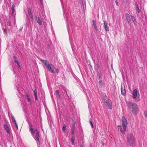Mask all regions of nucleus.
Returning a JSON list of instances; mask_svg holds the SVG:
<instances>
[{"instance_id":"nucleus-1","label":"nucleus","mask_w":147,"mask_h":147,"mask_svg":"<svg viewBox=\"0 0 147 147\" xmlns=\"http://www.w3.org/2000/svg\"><path fill=\"white\" fill-rule=\"evenodd\" d=\"M29 126L30 128V131L31 132L32 134L33 137L35 140L37 141V142L38 144V145H40V142L39 140L40 136H39V132L36 129H35L34 130L32 128V125L31 123H29Z\"/></svg>"},{"instance_id":"nucleus-2","label":"nucleus","mask_w":147,"mask_h":147,"mask_svg":"<svg viewBox=\"0 0 147 147\" xmlns=\"http://www.w3.org/2000/svg\"><path fill=\"white\" fill-rule=\"evenodd\" d=\"M128 107L131 110V112L134 114H136L138 112V107L136 103L130 102H126Z\"/></svg>"},{"instance_id":"nucleus-3","label":"nucleus","mask_w":147,"mask_h":147,"mask_svg":"<svg viewBox=\"0 0 147 147\" xmlns=\"http://www.w3.org/2000/svg\"><path fill=\"white\" fill-rule=\"evenodd\" d=\"M43 62L45 65L47 69L51 73L54 74L55 67L52 64L49 63L46 60H43Z\"/></svg>"},{"instance_id":"nucleus-4","label":"nucleus","mask_w":147,"mask_h":147,"mask_svg":"<svg viewBox=\"0 0 147 147\" xmlns=\"http://www.w3.org/2000/svg\"><path fill=\"white\" fill-rule=\"evenodd\" d=\"M127 141L128 144L132 145L134 143V138L132 133L129 134L127 136Z\"/></svg>"},{"instance_id":"nucleus-5","label":"nucleus","mask_w":147,"mask_h":147,"mask_svg":"<svg viewBox=\"0 0 147 147\" xmlns=\"http://www.w3.org/2000/svg\"><path fill=\"white\" fill-rule=\"evenodd\" d=\"M121 120L123 122L122 126L123 127V130H124V131H126V127L127 124V120H126V119H125L124 117H122Z\"/></svg>"},{"instance_id":"nucleus-6","label":"nucleus","mask_w":147,"mask_h":147,"mask_svg":"<svg viewBox=\"0 0 147 147\" xmlns=\"http://www.w3.org/2000/svg\"><path fill=\"white\" fill-rule=\"evenodd\" d=\"M125 16L127 22L129 24H130L131 22V19L129 15L127 13H126L125 14Z\"/></svg>"},{"instance_id":"nucleus-7","label":"nucleus","mask_w":147,"mask_h":147,"mask_svg":"<svg viewBox=\"0 0 147 147\" xmlns=\"http://www.w3.org/2000/svg\"><path fill=\"white\" fill-rule=\"evenodd\" d=\"M137 95V90L136 89H134L132 92V97L134 99L136 98Z\"/></svg>"},{"instance_id":"nucleus-8","label":"nucleus","mask_w":147,"mask_h":147,"mask_svg":"<svg viewBox=\"0 0 147 147\" xmlns=\"http://www.w3.org/2000/svg\"><path fill=\"white\" fill-rule=\"evenodd\" d=\"M121 94L125 96L126 94V91L125 88L123 89L122 86V85L121 86Z\"/></svg>"},{"instance_id":"nucleus-9","label":"nucleus","mask_w":147,"mask_h":147,"mask_svg":"<svg viewBox=\"0 0 147 147\" xmlns=\"http://www.w3.org/2000/svg\"><path fill=\"white\" fill-rule=\"evenodd\" d=\"M102 97L103 98L104 101L105 103H107L109 102V100L108 99L107 96L105 94H103L102 96Z\"/></svg>"},{"instance_id":"nucleus-10","label":"nucleus","mask_w":147,"mask_h":147,"mask_svg":"<svg viewBox=\"0 0 147 147\" xmlns=\"http://www.w3.org/2000/svg\"><path fill=\"white\" fill-rule=\"evenodd\" d=\"M35 18L36 20V21L37 23L40 26L42 25V22L39 18L36 16Z\"/></svg>"},{"instance_id":"nucleus-11","label":"nucleus","mask_w":147,"mask_h":147,"mask_svg":"<svg viewBox=\"0 0 147 147\" xmlns=\"http://www.w3.org/2000/svg\"><path fill=\"white\" fill-rule=\"evenodd\" d=\"M105 105L109 109H111L112 108V105L111 103L110 102H109L107 103H105Z\"/></svg>"},{"instance_id":"nucleus-12","label":"nucleus","mask_w":147,"mask_h":147,"mask_svg":"<svg viewBox=\"0 0 147 147\" xmlns=\"http://www.w3.org/2000/svg\"><path fill=\"white\" fill-rule=\"evenodd\" d=\"M118 128L119 129L121 132V133L123 134L124 135L125 134V131H123L122 130V128H121V125H119L118 126Z\"/></svg>"},{"instance_id":"nucleus-13","label":"nucleus","mask_w":147,"mask_h":147,"mask_svg":"<svg viewBox=\"0 0 147 147\" xmlns=\"http://www.w3.org/2000/svg\"><path fill=\"white\" fill-rule=\"evenodd\" d=\"M92 23L94 26V29L96 30V31L98 30V28L96 24V22L94 20H92Z\"/></svg>"},{"instance_id":"nucleus-14","label":"nucleus","mask_w":147,"mask_h":147,"mask_svg":"<svg viewBox=\"0 0 147 147\" xmlns=\"http://www.w3.org/2000/svg\"><path fill=\"white\" fill-rule=\"evenodd\" d=\"M25 95L26 97L27 98V99L28 102H31V100L30 98V96L27 93H26Z\"/></svg>"},{"instance_id":"nucleus-15","label":"nucleus","mask_w":147,"mask_h":147,"mask_svg":"<svg viewBox=\"0 0 147 147\" xmlns=\"http://www.w3.org/2000/svg\"><path fill=\"white\" fill-rule=\"evenodd\" d=\"M5 128L7 133H10L9 129V127L7 125H4Z\"/></svg>"},{"instance_id":"nucleus-16","label":"nucleus","mask_w":147,"mask_h":147,"mask_svg":"<svg viewBox=\"0 0 147 147\" xmlns=\"http://www.w3.org/2000/svg\"><path fill=\"white\" fill-rule=\"evenodd\" d=\"M75 137L74 136H72L71 138V143L72 145H74V140H75Z\"/></svg>"},{"instance_id":"nucleus-17","label":"nucleus","mask_w":147,"mask_h":147,"mask_svg":"<svg viewBox=\"0 0 147 147\" xmlns=\"http://www.w3.org/2000/svg\"><path fill=\"white\" fill-rule=\"evenodd\" d=\"M14 62L15 63H16L17 64L18 67L20 69L21 68L20 66V65L19 62L18 61L16 60V59H15V60H14Z\"/></svg>"},{"instance_id":"nucleus-18","label":"nucleus","mask_w":147,"mask_h":147,"mask_svg":"<svg viewBox=\"0 0 147 147\" xmlns=\"http://www.w3.org/2000/svg\"><path fill=\"white\" fill-rule=\"evenodd\" d=\"M135 5L136 6V9L137 11H138L139 13L140 12V10L139 9V7H138V5L137 3L135 4Z\"/></svg>"},{"instance_id":"nucleus-19","label":"nucleus","mask_w":147,"mask_h":147,"mask_svg":"<svg viewBox=\"0 0 147 147\" xmlns=\"http://www.w3.org/2000/svg\"><path fill=\"white\" fill-rule=\"evenodd\" d=\"M76 121L74 119H73L72 123V126L73 128H75Z\"/></svg>"},{"instance_id":"nucleus-20","label":"nucleus","mask_w":147,"mask_h":147,"mask_svg":"<svg viewBox=\"0 0 147 147\" xmlns=\"http://www.w3.org/2000/svg\"><path fill=\"white\" fill-rule=\"evenodd\" d=\"M98 83H99V85L100 86H101V87H102L103 85V83H102V80L101 79H100L99 80V81Z\"/></svg>"},{"instance_id":"nucleus-21","label":"nucleus","mask_w":147,"mask_h":147,"mask_svg":"<svg viewBox=\"0 0 147 147\" xmlns=\"http://www.w3.org/2000/svg\"><path fill=\"white\" fill-rule=\"evenodd\" d=\"M55 94L56 95L58 96L59 97H60V95L59 94V91L58 90H57L55 92Z\"/></svg>"},{"instance_id":"nucleus-22","label":"nucleus","mask_w":147,"mask_h":147,"mask_svg":"<svg viewBox=\"0 0 147 147\" xmlns=\"http://www.w3.org/2000/svg\"><path fill=\"white\" fill-rule=\"evenodd\" d=\"M15 7V5L13 4L12 5L11 7V10H12V14H13L14 13V7Z\"/></svg>"},{"instance_id":"nucleus-23","label":"nucleus","mask_w":147,"mask_h":147,"mask_svg":"<svg viewBox=\"0 0 147 147\" xmlns=\"http://www.w3.org/2000/svg\"><path fill=\"white\" fill-rule=\"evenodd\" d=\"M63 91L65 92V94H66V95H67V96L68 97V98H69V97H70L71 96V95L70 94H68L67 93V92L66 91V90H65L64 89H63Z\"/></svg>"},{"instance_id":"nucleus-24","label":"nucleus","mask_w":147,"mask_h":147,"mask_svg":"<svg viewBox=\"0 0 147 147\" xmlns=\"http://www.w3.org/2000/svg\"><path fill=\"white\" fill-rule=\"evenodd\" d=\"M104 27L105 29L107 31H108L109 30V28L107 26H104Z\"/></svg>"},{"instance_id":"nucleus-25","label":"nucleus","mask_w":147,"mask_h":147,"mask_svg":"<svg viewBox=\"0 0 147 147\" xmlns=\"http://www.w3.org/2000/svg\"><path fill=\"white\" fill-rule=\"evenodd\" d=\"M29 15L30 17V18H31L32 20V21L33 20V15L31 13H30L29 14Z\"/></svg>"},{"instance_id":"nucleus-26","label":"nucleus","mask_w":147,"mask_h":147,"mask_svg":"<svg viewBox=\"0 0 147 147\" xmlns=\"http://www.w3.org/2000/svg\"><path fill=\"white\" fill-rule=\"evenodd\" d=\"M75 128H74L72 127L71 129V134L72 135H74V130Z\"/></svg>"},{"instance_id":"nucleus-27","label":"nucleus","mask_w":147,"mask_h":147,"mask_svg":"<svg viewBox=\"0 0 147 147\" xmlns=\"http://www.w3.org/2000/svg\"><path fill=\"white\" fill-rule=\"evenodd\" d=\"M28 14L32 13L31 10V9L30 8H28Z\"/></svg>"},{"instance_id":"nucleus-28","label":"nucleus","mask_w":147,"mask_h":147,"mask_svg":"<svg viewBox=\"0 0 147 147\" xmlns=\"http://www.w3.org/2000/svg\"><path fill=\"white\" fill-rule=\"evenodd\" d=\"M3 30L4 33L6 34L7 33V30L5 28H4V27H3Z\"/></svg>"},{"instance_id":"nucleus-29","label":"nucleus","mask_w":147,"mask_h":147,"mask_svg":"<svg viewBox=\"0 0 147 147\" xmlns=\"http://www.w3.org/2000/svg\"><path fill=\"white\" fill-rule=\"evenodd\" d=\"M66 127L65 125H64L63 127H62V130L63 131H65L66 129Z\"/></svg>"},{"instance_id":"nucleus-30","label":"nucleus","mask_w":147,"mask_h":147,"mask_svg":"<svg viewBox=\"0 0 147 147\" xmlns=\"http://www.w3.org/2000/svg\"><path fill=\"white\" fill-rule=\"evenodd\" d=\"M40 3L41 4V5L42 7L43 6V4L42 0H40Z\"/></svg>"},{"instance_id":"nucleus-31","label":"nucleus","mask_w":147,"mask_h":147,"mask_svg":"<svg viewBox=\"0 0 147 147\" xmlns=\"http://www.w3.org/2000/svg\"><path fill=\"white\" fill-rule=\"evenodd\" d=\"M131 19H132V21L136 20L135 17L133 16H131Z\"/></svg>"},{"instance_id":"nucleus-32","label":"nucleus","mask_w":147,"mask_h":147,"mask_svg":"<svg viewBox=\"0 0 147 147\" xmlns=\"http://www.w3.org/2000/svg\"><path fill=\"white\" fill-rule=\"evenodd\" d=\"M7 25L9 26H11V22L10 21H9L7 22Z\"/></svg>"},{"instance_id":"nucleus-33","label":"nucleus","mask_w":147,"mask_h":147,"mask_svg":"<svg viewBox=\"0 0 147 147\" xmlns=\"http://www.w3.org/2000/svg\"><path fill=\"white\" fill-rule=\"evenodd\" d=\"M34 96H37V92L36 90H34Z\"/></svg>"},{"instance_id":"nucleus-34","label":"nucleus","mask_w":147,"mask_h":147,"mask_svg":"<svg viewBox=\"0 0 147 147\" xmlns=\"http://www.w3.org/2000/svg\"><path fill=\"white\" fill-rule=\"evenodd\" d=\"M90 123L91 125V127H92V128L93 127V124L92 122L90 120Z\"/></svg>"},{"instance_id":"nucleus-35","label":"nucleus","mask_w":147,"mask_h":147,"mask_svg":"<svg viewBox=\"0 0 147 147\" xmlns=\"http://www.w3.org/2000/svg\"><path fill=\"white\" fill-rule=\"evenodd\" d=\"M55 71H56V72L57 73H58L59 72V70L57 69H56V68H55Z\"/></svg>"},{"instance_id":"nucleus-36","label":"nucleus","mask_w":147,"mask_h":147,"mask_svg":"<svg viewBox=\"0 0 147 147\" xmlns=\"http://www.w3.org/2000/svg\"><path fill=\"white\" fill-rule=\"evenodd\" d=\"M11 119H12V121L14 122V123H16V121L15 120L14 118H11Z\"/></svg>"},{"instance_id":"nucleus-37","label":"nucleus","mask_w":147,"mask_h":147,"mask_svg":"<svg viewBox=\"0 0 147 147\" xmlns=\"http://www.w3.org/2000/svg\"><path fill=\"white\" fill-rule=\"evenodd\" d=\"M104 26H107L108 23L107 22H106L105 21H104Z\"/></svg>"},{"instance_id":"nucleus-38","label":"nucleus","mask_w":147,"mask_h":147,"mask_svg":"<svg viewBox=\"0 0 147 147\" xmlns=\"http://www.w3.org/2000/svg\"><path fill=\"white\" fill-rule=\"evenodd\" d=\"M14 124L15 125V126L16 127L17 129H18V124H17V123H14Z\"/></svg>"},{"instance_id":"nucleus-39","label":"nucleus","mask_w":147,"mask_h":147,"mask_svg":"<svg viewBox=\"0 0 147 147\" xmlns=\"http://www.w3.org/2000/svg\"><path fill=\"white\" fill-rule=\"evenodd\" d=\"M133 22H134V25H135L136 24V22H137V21H136V20H133Z\"/></svg>"},{"instance_id":"nucleus-40","label":"nucleus","mask_w":147,"mask_h":147,"mask_svg":"<svg viewBox=\"0 0 147 147\" xmlns=\"http://www.w3.org/2000/svg\"><path fill=\"white\" fill-rule=\"evenodd\" d=\"M145 114V116L146 118L147 119V111H146L144 113Z\"/></svg>"},{"instance_id":"nucleus-41","label":"nucleus","mask_w":147,"mask_h":147,"mask_svg":"<svg viewBox=\"0 0 147 147\" xmlns=\"http://www.w3.org/2000/svg\"><path fill=\"white\" fill-rule=\"evenodd\" d=\"M97 76L99 77V79H100V74H98L97 75Z\"/></svg>"},{"instance_id":"nucleus-42","label":"nucleus","mask_w":147,"mask_h":147,"mask_svg":"<svg viewBox=\"0 0 147 147\" xmlns=\"http://www.w3.org/2000/svg\"><path fill=\"white\" fill-rule=\"evenodd\" d=\"M115 3H116V4L117 5V6H118V3H117V0H115Z\"/></svg>"},{"instance_id":"nucleus-43","label":"nucleus","mask_w":147,"mask_h":147,"mask_svg":"<svg viewBox=\"0 0 147 147\" xmlns=\"http://www.w3.org/2000/svg\"><path fill=\"white\" fill-rule=\"evenodd\" d=\"M35 96V100H38L37 96Z\"/></svg>"},{"instance_id":"nucleus-44","label":"nucleus","mask_w":147,"mask_h":147,"mask_svg":"<svg viewBox=\"0 0 147 147\" xmlns=\"http://www.w3.org/2000/svg\"><path fill=\"white\" fill-rule=\"evenodd\" d=\"M89 147H92V143H90V145H89Z\"/></svg>"},{"instance_id":"nucleus-45","label":"nucleus","mask_w":147,"mask_h":147,"mask_svg":"<svg viewBox=\"0 0 147 147\" xmlns=\"http://www.w3.org/2000/svg\"><path fill=\"white\" fill-rule=\"evenodd\" d=\"M69 26H68V24H67V30H68H68H69Z\"/></svg>"},{"instance_id":"nucleus-46","label":"nucleus","mask_w":147,"mask_h":147,"mask_svg":"<svg viewBox=\"0 0 147 147\" xmlns=\"http://www.w3.org/2000/svg\"><path fill=\"white\" fill-rule=\"evenodd\" d=\"M13 58L14 59V60H15V59H16V58L15 56H14L13 57Z\"/></svg>"},{"instance_id":"nucleus-47","label":"nucleus","mask_w":147,"mask_h":147,"mask_svg":"<svg viewBox=\"0 0 147 147\" xmlns=\"http://www.w3.org/2000/svg\"><path fill=\"white\" fill-rule=\"evenodd\" d=\"M11 118H14V116L12 114L11 115Z\"/></svg>"},{"instance_id":"nucleus-48","label":"nucleus","mask_w":147,"mask_h":147,"mask_svg":"<svg viewBox=\"0 0 147 147\" xmlns=\"http://www.w3.org/2000/svg\"><path fill=\"white\" fill-rule=\"evenodd\" d=\"M101 143H102V145L103 146H104V144H105L103 142H102Z\"/></svg>"},{"instance_id":"nucleus-49","label":"nucleus","mask_w":147,"mask_h":147,"mask_svg":"<svg viewBox=\"0 0 147 147\" xmlns=\"http://www.w3.org/2000/svg\"><path fill=\"white\" fill-rule=\"evenodd\" d=\"M80 147H84L83 145L81 144L80 145Z\"/></svg>"},{"instance_id":"nucleus-50","label":"nucleus","mask_w":147,"mask_h":147,"mask_svg":"<svg viewBox=\"0 0 147 147\" xmlns=\"http://www.w3.org/2000/svg\"><path fill=\"white\" fill-rule=\"evenodd\" d=\"M22 30V28H21L20 29V31H21Z\"/></svg>"},{"instance_id":"nucleus-51","label":"nucleus","mask_w":147,"mask_h":147,"mask_svg":"<svg viewBox=\"0 0 147 147\" xmlns=\"http://www.w3.org/2000/svg\"><path fill=\"white\" fill-rule=\"evenodd\" d=\"M63 13H65V12H64V11H63Z\"/></svg>"},{"instance_id":"nucleus-52","label":"nucleus","mask_w":147,"mask_h":147,"mask_svg":"<svg viewBox=\"0 0 147 147\" xmlns=\"http://www.w3.org/2000/svg\"><path fill=\"white\" fill-rule=\"evenodd\" d=\"M63 96H64V98H65V96H64V95H63Z\"/></svg>"},{"instance_id":"nucleus-53","label":"nucleus","mask_w":147,"mask_h":147,"mask_svg":"<svg viewBox=\"0 0 147 147\" xmlns=\"http://www.w3.org/2000/svg\"><path fill=\"white\" fill-rule=\"evenodd\" d=\"M15 71H14L13 72V73H14V74H15Z\"/></svg>"}]
</instances>
